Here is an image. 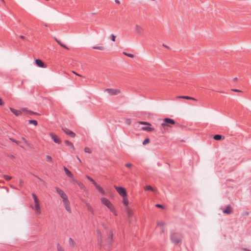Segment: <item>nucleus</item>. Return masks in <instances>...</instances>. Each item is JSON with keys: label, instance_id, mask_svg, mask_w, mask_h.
I'll use <instances>...</instances> for the list:
<instances>
[{"label": "nucleus", "instance_id": "bf43d9fd", "mask_svg": "<svg viewBox=\"0 0 251 251\" xmlns=\"http://www.w3.org/2000/svg\"><path fill=\"white\" fill-rule=\"evenodd\" d=\"M29 114H35V113L32 112V111H29Z\"/></svg>", "mask_w": 251, "mask_h": 251}, {"label": "nucleus", "instance_id": "0e129e2a", "mask_svg": "<svg viewBox=\"0 0 251 251\" xmlns=\"http://www.w3.org/2000/svg\"><path fill=\"white\" fill-rule=\"evenodd\" d=\"M23 140H25V142H26V140L24 138H23Z\"/></svg>", "mask_w": 251, "mask_h": 251}, {"label": "nucleus", "instance_id": "8fccbe9b", "mask_svg": "<svg viewBox=\"0 0 251 251\" xmlns=\"http://www.w3.org/2000/svg\"><path fill=\"white\" fill-rule=\"evenodd\" d=\"M126 123L128 124V125H130V123H131V122H130V120L129 119H127L126 120Z\"/></svg>", "mask_w": 251, "mask_h": 251}, {"label": "nucleus", "instance_id": "9b49d317", "mask_svg": "<svg viewBox=\"0 0 251 251\" xmlns=\"http://www.w3.org/2000/svg\"><path fill=\"white\" fill-rule=\"evenodd\" d=\"M223 212L226 214H230L233 212V209L231 206L228 205L226 206V208L223 210Z\"/></svg>", "mask_w": 251, "mask_h": 251}, {"label": "nucleus", "instance_id": "dca6fc26", "mask_svg": "<svg viewBox=\"0 0 251 251\" xmlns=\"http://www.w3.org/2000/svg\"><path fill=\"white\" fill-rule=\"evenodd\" d=\"M94 185L95 186L96 189H97L100 193H101L102 195L105 194V191H104V190L97 183L96 184H94Z\"/></svg>", "mask_w": 251, "mask_h": 251}, {"label": "nucleus", "instance_id": "b1692460", "mask_svg": "<svg viewBox=\"0 0 251 251\" xmlns=\"http://www.w3.org/2000/svg\"><path fill=\"white\" fill-rule=\"evenodd\" d=\"M54 39H55V40L56 41V42H57V43H58V44H59L61 47H63V48H65V49H68V48L66 47V45H65L64 44H62V43H61V42L60 40H59L57 39L56 38H54Z\"/></svg>", "mask_w": 251, "mask_h": 251}, {"label": "nucleus", "instance_id": "6ab92c4d", "mask_svg": "<svg viewBox=\"0 0 251 251\" xmlns=\"http://www.w3.org/2000/svg\"><path fill=\"white\" fill-rule=\"evenodd\" d=\"M178 98H181V99H184L186 100H197L193 97H191L189 96H179L177 97Z\"/></svg>", "mask_w": 251, "mask_h": 251}, {"label": "nucleus", "instance_id": "f03ea898", "mask_svg": "<svg viewBox=\"0 0 251 251\" xmlns=\"http://www.w3.org/2000/svg\"><path fill=\"white\" fill-rule=\"evenodd\" d=\"M101 203L105 205L111 212H114L115 211L114 206L111 202L106 198H102L100 199Z\"/></svg>", "mask_w": 251, "mask_h": 251}, {"label": "nucleus", "instance_id": "58836bf2", "mask_svg": "<svg viewBox=\"0 0 251 251\" xmlns=\"http://www.w3.org/2000/svg\"><path fill=\"white\" fill-rule=\"evenodd\" d=\"M165 225V223L163 222H157V226H163Z\"/></svg>", "mask_w": 251, "mask_h": 251}, {"label": "nucleus", "instance_id": "69168bd1", "mask_svg": "<svg viewBox=\"0 0 251 251\" xmlns=\"http://www.w3.org/2000/svg\"><path fill=\"white\" fill-rule=\"evenodd\" d=\"M97 233H100V230L97 231Z\"/></svg>", "mask_w": 251, "mask_h": 251}, {"label": "nucleus", "instance_id": "4c0bfd02", "mask_svg": "<svg viewBox=\"0 0 251 251\" xmlns=\"http://www.w3.org/2000/svg\"><path fill=\"white\" fill-rule=\"evenodd\" d=\"M57 251H64L63 249L61 247V246L58 244L57 245Z\"/></svg>", "mask_w": 251, "mask_h": 251}, {"label": "nucleus", "instance_id": "e2e57ef3", "mask_svg": "<svg viewBox=\"0 0 251 251\" xmlns=\"http://www.w3.org/2000/svg\"><path fill=\"white\" fill-rule=\"evenodd\" d=\"M77 158L78 160L80 162L81 161H80V159L79 158V157H77Z\"/></svg>", "mask_w": 251, "mask_h": 251}, {"label": "nucleus", "instance_id": "72a5a7b5", "mask_svg": "<svg viewBox=\"0 0 251 251\" xmlns=\"http://www.w3.org/2000/svg\"><path fill=\"white\" fill-rule=\"evenodd\" d=\"M123 54L130 58H133L134 57V55L133 54L128 53L126 52H123Z\"/></svg>", "mask_w": 251, "mask_h": 251}, {"label": "nucleus", "instance_id": "7c9ffc66", "mask_svg": "<svg viewBox=\"0 0 251 251\" xmlns=\"http://www.w3.org/2000/svg\"><path fill=\"white\" fill-rule=\"evenodd\" d=\"M86 205L87 206L88 210H89L92 213H93L94 210L93 207L88 203H87Z\"/></svg>", "mask_w": 251, "mask_h": 251}, {"label": "nucleus", "instance_id": "473e14b6", "mask_svg": "<svg viewBox=\"0 0 251 251\" xmlns=\"http://www.w3.org/2000/svg\"><path fill=\"white\" fill-rule=\"evenodd\" d=\"M139 123L141 125L151 126V124L150 123H148V122H147L140 121Z\"/></svg>", "mask_w": 251, "mask_h": 251}, {"label": "nucleus", "instance_id": "cd10ccee", "mask_svg": "<svg viewBox=\"0 0 251 251\" xmlns=\"http://www.w3.org/2000/svg\"><path fill=\"white\" fill-rule=\"evenodd\" d=\"M28 123L29 124H33L35 126L38 125V122L35 120H30L28 121Z\"/></svg>", "mask_w": 251, "mask_h": 251}, {"label": "nucleus", "instance_id": "412c9836", "mask_svg": "<svg viewBox=\"0 0 251 251\" xmlns=\"http://www.w3.org/2000/svg\"><path fill=\"white\" fill-rule=\"evenodd\" d=\"M123 199V203L126 206L128 205L129 202L127 198V195H126V196L122 197Z\"/></svg>", "mask_w": 251, "mask_h": 251}, {"label": "nucleus", "instance_id": "a19ab883", "mask_svg": "<svg viewBox=\"0 0 251 251\" xmlns=\"http://www.w3.org/2000/svg\"><path fill=\"white\" fill-rule=\"evenodd\" d=\"M116 36L114 35L113 34H111V39L112 41L114 42L115 41Z\"/></svg>", "mask_w": 251, "mask_h": 251}, {"label": "nucleus", "instance_id": "09e8293b", "mask_svg": "<svg viewBox=\"0 0 251 251\" xmlns=\"http://www.w3.org/2000/svg\"><path fill=\"white\" fill-rule=\"evenodd\" d=\"M20 38L21 39L24 40H25V36H23V35H20Z\"/></svg>", "mask_w": 251, "mask_h": 251}, {"label": "nucleus", "instance_id": "c756f323", "mask_svg": "<svg viewBox=\"0 0 251 251\" xmlns=\"http://www.w3.org/2000/svg\"><path fill=\"white\" fill-rule=\"evenodd\" d=\"M46 161L47 162H52V159L51 158V157L49 155H47L46 156Z\"/></svg>", "mask_w": 251, "mask_h": 251}, {"label": "nucleus", "instance_id": "f257e3e1", "mask_svg": "<svg viewBox=\"0 0 251 251\" xmlns=\"http://www.w3.org/2000/svg\"><path fill=\"white\" fill-rule=\"evenodd\" d=\"M182 235L179 232L171 231L170 239L171 241L175 245H178L181 242Z\"/></svg>", "mask_w": 251, "mask_h": 251}, {"label": "nucleus", "instance_id": "6e6d98bb", "mask_svg": "<svg viewBox=\"0 0 251 251\" xmlns=\"http://www.w3.org/2000/svg\"><path fill=\"white\" fill-rule=\"evenodd\" d=\"M163 46H164V47L167 48V49H170V47L167 46V45H165V44H163Z\"/></svg>", "mask_w": 251, "mask_h": 251}, {"label": "nucleus", "instance_id": "f8f14e48", "mask_svg": "<svg viewBox=\"0 0 251 251\" xmlns=\"http://www.w3.org/2000/svg\"><path fill=\"white\" fill-rule=\"evenodd\" d=\"M64 205V207L65 209L69 212L71 213V209L70 206V201L69 200H67L63 202Z\"/></svg>", "mask_w": 251, "mask_h": 251}, {"label": "nucleus", "instance_id": "e433bc0d", "mask_svg": "<svg viewBox=\"0 0 251 251\" xmlns=\"http://www.w3.org/2000/svg\"><path fill=\"white\" fill-rule=\"evenodd\" d=\"M84 151L85 152L89 153H91V149L90 148H88V147H85L84 148Z\"/></svg>", "mask_w": 251, "mask_h": 251}, {"label": "nucleus", "instance_id": "6e6552de", "mask_svg": "<svg viewBox=\"0 0 251 251\" xmlns=\"http://www.w3.org/2000/svg\"><path fill=\"white\" fill-rule=\"evenodd\" d=\"M49 135H50V137H51V138L53 140V141L55 143H57L58 144L61 143V140L55 134H54L53 133L50 132V133Z\"/></svg>", "mask_w": 251, "mask_h": 251}, {"label": "nucleus", "instance_id": "c03bdc74", "mask_svg": "<svg viewBox=\"0 0 251 251\" xmlns=\"http://www.w3.org/2000/svg\"><path fill=\"white\" fill-rule=\"evenodd\" d=\"M249 215V212L248 211H245L242 214V215L243 216H247Z\"/></svg>", "mask_w": 251, "mask_h": 251}, {"label": "nucleus", "instance_id": "5701e85b", "mask_svg": "<svg viewBox=\"0 0 251 251\" xmlns=\"http://www.w3.org/2000/svg\"><path fill=\"white\" fill-rule=\"evenodd\" d=\"M144 189L146 191H151V192H154V189L150 185H146L144 187Z\"/></svg>", "mask_w": 251, "mask_h": 251}, {"label": "nucleus", "instance_id": "4be33fe9", "mask_svg": "<svg viewBox=\"0 0 251 251\" xmlns=\"http://www.w3.org/2000/svg\"><path fill=\"white\" fill-rule=\"evenodd\" d=\"M142 130L148 131H152L154 130V129L152 127H150V126H144L142 127Z\"/></svg>", "mask_w": 251, "mask_h": 251}, {"label": "nucleus", "instance_id": "a878e982", "mask_svg": "<svg viewBox=\"0 0 251 251\" xmlns=\"http://www.w3.org/2000/svg\"><path fill=\"white\" fill-rule=\"evenodd\" d=\"M76 184L78 185L81 189H83L85 188L84 184L79 181L76 180Z\"/></svg>", "mask_w": 251, "mask_h": 251}, {"label": "nucleus", "instance_id": "a211bd4d", "mask_svg": "<svg viewBox=\"0 0 251 251\" xmlns=\"http://www.w3.org/2000/svg\"><path fill=\"white\" fill-rule=\"evenodd\" d=\"M64 143L66 145H67V146H68L69 147H70L71 149H72V150L73 151H75V148L74 147V145L73 144V143L71 142H70L68 140H65L64 141Z\"/></svg>", "mask_w": 251, "mask_h": 251}, {"label": "nucleus", "instance_id": "49530a36", "mask_svg": "<svg viewBox=\"0 0 251 251\" xmlns=\"http://www.w3.org/2000/svg\"><path fill=\"white\" fill-rule=\"evenodd\" d=\"M3 105H4V102H3L2 99H1L0 98V105L2 106Z\"/></svg>", "mask_w": 251, "mask_h": 251}, {"label": "nucleus", "instance_id": "4d7b16f0", "mask_svg": "<svg viewBox=\"0 0 251 251\" xmlns=\"http://www.w3.org/2000/svg\"><path fill=\"white\" fill-rule=\"evenodd\" d=\"M76 180H76V179H75L73 178V179H72V182H73V183H76Z\"/></svg>", "mask_w": 251, "mask_h": 251}, {"label": "nucleus", "instance_id": "79ce46f5", "mask_svg": "<svg viewBox=\"0 0 251 251\" xmlns=\"http://www.w3.org/2000/svg\"><path fill=\"white\" fill-rule=\"evenodd\" d=\"M32 197H33V198L34 199V201L38 200L37 197L36 196V195L34 193H32Z\"/></svg>", "mask_w": 251, "mask_h": 251}, {"label": "nucleus", "instance_id": "de8ad7c7", "mask_svg": "<svg viewBox=\"0 0 251 251\" xmlns=\"http://www.w3.org/2000/svg\"><path fill=\"white\" fill-rule=\"evenodd\" d=\"M231 91H234V92H241V91L238 90V89H231Z\"/></svg>", "mask_w": 251, "mask_h": 251}, {"label": "nucleus", "instance_id": "2eb2a0df", "mask_svg": "<svg viewBox=\"0 0 251 251\" xmlns=\"http://www.w3.org/2000/svg\"><path fill=\"white\" fill-rule=\"evenodd\" d=\"M10 110L14 115H15L17 116L20 115L22 113L21 111L11 107L10 108Z\"/></svg>", "mask_w": 251, "mask_h": 251}, {"label": "nucleus", "instance_id": "f704fd0d", "mask_svg": "<svg viewBox=\"0 0 251 251\" xmlns=\"http://www.w3.org/2000/svg\"><path fill=\"white\" fill-rule=\"evenodd\" d=\"M10 140L12 142H14V143H15L17 145H19V144H20V141H17V140H15V139H13V138H10Z\"/></svg>", "mask_w": 251, "mask_h": 251}, {"label": "nucleus", "instance_id": "ea45409f", "mask_svg": "<svg viewBox=\"0 0 251 251\" xmlns=\"http://www.w3.org/2000/svg\"><path fill=\"white\" fill-rule=\"evenodd\" d=\"M125 166L128 168H131L133 167V165L131 163H126L125 164Z\"/></svg>", "mask_w": 251, "mask_h": 251}, {"label": "nucleus", "instance_id": "9d476101", "mask_svg": "<svg viewBox=\"0 0 251 251\" xmlns=\"http://www.w3.org/2000/svg\"><path fill=\"white\" fill-rule=\"evenodd\" d=\"M144 29L140 25H136L135 28V33L139 35H142L143 34Z\"/></svg>", "mask_w": 251, "mask_h": 251}, {"label": "nucleus", "instance_id": "aec40b11", "mask_svg": "<svg viewBox=\"0 0 251 251\" xmlns=\"http://www.w3.org/2000/svg\"><path fill=\"white\" fill-rule=\"evenodd\" d=\"M224 139V137H223L220 134H216L213 137V139L215 140H217V141H219V140H222V139Z\"/></svg>", "mask_w": 251, "mask_h": 251}, {"label": "nucleus", "instance_id": "3c124183", "mask_svg": "<svg viewBox=\"0 0 251 251\" xmlns=\"http://www.w3.org/2000/svg\"><path fill=\"white\" fill-rule=\"evenodd\" d=\"M36 176L40 181H43L44 182V181L41 178H40L39 177L36 176Z\"/></svg>", "mask_w": 251, "mask_h": 251}, {"label": "nucleus", "instance_id": "052dcab7", "mask_svg": "<svg viewBox=\"0 0 251 251\" xmlns=\"http://www.w3.org/2000/svg\"><path fill=\"white\" fill-rule=\"evenodd\" d=\"M10 157H11V158H14V156L13 155H11Z\"/></svg>", "mask_w": 251, "mask_h": 251}, {"label": "nucleus", "instance_id": "680f3d73", "mask_svg": "<svg viewBox=\"0 0 251 251\" xmlns=\"http://www.w3.org/2000/svg\"><path fill=\"white\" fill-rule=\"evenodd\" d=\"M161 232H162V233L164 232V229L163 228L162 229Z\"/></svg>", "mask_w": 251, "mask_h": 251}, {"label": "nucleus", "instance_id": "20e7f679", "mask_svg": "<svg viewBox=\"0 0 251 251\" xmlns=\"http://www.w3.org/2000/svg\"><path fill=\"white\" fill-rule=\"evenodd\" d=\"M57 193L60 196V197L62 199V201H65L68 200V197L66 194L63 192L62 190L60 189L59 188L56 187L55 188Z\"/></svg>", "mask_w": 251, "mask_h": 251}, {"label": "nucleus", "instance_id": "0eeeda50", "mask_svg": "<svg viewBox=\"0 0 251 251\" xmlns=\"http://www.w3.org/2000/svg\"><path fill=\"white\" fill-rule=\"evenodd\" d=\"M62 130L67 135L70 136V137L72 138H75V134L70 130L69 129L66 128V127H63L62 128Z\"/></svg>", "mask_w": 251, "mask_h": 251}, {"label": "nucleus", "instance_id": "7ed1b4c3", "mask_svg": "<svg viewBox=\"0 0 251 251\" xmlns=\"http://www.w3.org/2000/svg\"><path fill=\"white\" fill-rule=\"evenodd\" d=\"M164 123L161 124L163 127L165 126H169L170 125H175L176 122L174 120L169 118H166L163 119Z\"/></svg>", "mask_w": 251, "mask_h": 251}, {"label": "nucleus", "instance_id": "bb28decb", "mask_svg": "<svg viewBox=\"0 0 251 251\" xmlns=\"http://www.w3.org/2000/svg\"><path fill=\"white\" fill-rule=\"evenodd\" d=\"M93 49H95V50H105L104 47L103 46H94L93 47Z\"/></svg>", "mask_w": 251, "mask_h": 251}, {"label": "nucleus", "instance_id": "5fc2aeb1", "mask_svg": "<svg viewBox=\"0 0 251 251\" xmlns=\"http://www.w3.org/2000/svg\"><path fill=\"white\" fill-rule=\"evenodd\" d=\"M10 186L11 188H12L13 189H17V188L12 185H10Z\"/></svg>", "mask_w": 251, "mask_h": 251}, {"label": "nucleus", "instance_id": "ddd939ff", "mask_svg": "<svg viewBox=\"0 0 251 251\" xmlns=\"http://www.w3.org/2000/svg\"><path fill=\"white\" fill-rule=\"evenodd\" d=\"M35 63L36 65L39 67L45 68L46 65L45 63L40 59H37L35 60Z\"/></svg>", "mask_w": 251, "mask_h": 251}, {"label": "nucleus", "instance_id": "423d86ee", "mask_svg": "<svg viewBox=\"0 0 251 251\" xmlns=\"http://www.w3.org/2000/svg\"><path fill=\"white\" fill-rule=\"evenodd\" d=\"M105 91L112 96L117 95L121 93V91L119 89L113 88H107L105 90Z\"/></svg>", "mask_w": 251, "mask_h": 251}, {"label": "nucleus", "instance_id": "a18cd8bd", "mask_svg": "<svg viewBox=\"0 0 251 251\" xmlns=\"http://www.w3.org/2000/svg\"><path fill=\"white\" fill-rule=\"evenodd\" d=\"M155 206L156 207H158V208H164V206L162 205V204H156L155 205Z\"/></svg>", "mask_w": 251, "mask_h": 251}, {"label": "nucleus", "instance_id": "338daca9", "mask_svg": "<svg viewBox=\"0 0 251 251\" xmlns=\"http://www.w3.org/2000/svg\"><path fill=\"white\" fill-rule=\"evenodd\" d=\"M237 79V77L234 78V79Z\"/></svg>", "mask_w": 251, "mask_h": 251}, {"label": "nucleus", "instance_id": "13d9d810", "mask_svg": "<svg viewBox=\"0 0 251 251\" xmlns=\"http://www.w3.org/2000/svg\"><path fill=\"white\" fill-rule=\"evenodd\" d=\"M115 2L116 3H120V1L119 0H115Z\"/></svg>", "mask_w": 251, "mask_h": 251}, {"label": "nucleus", "instance_id": "393cba45", "mask_svg": "<svg viewBox=\"0 0 251 251\" xmlns=\"http://www.w3.org/2000/svg\"><path fill=\"white\" fill-rule=\"evenodd\" d=\"M69 242L70 246L72 247H74L76 245L75 242L71 238H69Z\"/></svg>", "mask_w": 251, "mask_h": 251}, {"label": "nucleus", "instance_id": "c9c22d12", "mask_svg": "<svg viewBox=\"0 0 251 251\" xmlns=\"http://www.w3.org/2000/svg\"><path fill=\"white\" fill-rule=\"evenodd\" d=\"M3 177L6 180H10L11 178H12V177L10 176H7V175H4Z\"/></svg>", "mask_w": 251, "mask_h": 251}, {"label": "nucleus", "instance_id": "39448f33", "mask_svg": "<svg viewBox=\"0 0 251 251\" xmlns=\"http://www.w3.org/2000/svg\"><path fill=\"white\" fill-rule=\"evenodd\" d=\"M114 187L122 197L126 196L127 195L126 189L124 187H118L116 185H114Z\"/></svg>", "mask_w": 251, "mask_h": 251}, {"label": "nucleus", "instance_id": "37998d69", "mask_svg": "<svg viewBox=\"0 0 251 251\" xmlns=\"http://www.w3.org/2000/svg\"><path fill=\"white\" fill-rule=\"evenodd\" d=\"M24 184V182L22 179H20L19 180V185L21 187H23Z\"/></svg>", "mask_w": 251, "mask_h": 251}, {"label": "nucleus", "instance_id": "f3484780", "mask_svg": "<svg viewBox=\"0 0 251 251\" xmlns=\"http://www.w3.org/2000/svg\"><path fill=\"white\" fill-rule=\"evenodd\" d=\"M64 170L66 174V175L71 178H73V174L72 173L69 171L66 167H64Z\"/></svg>", "mask_w": 251, "mask_h": 251}, {"label": "nucleus", "instance_id": "1a4fd4ad", "mask_svg": "<svg viewBox=\"0 0 251 251\" xmlns=\"http://www.w3.org/2000/svg\"><path fill=\"white\" fill-rule=\"evenodd\" d=\"M35 202V212L37 214H39L41 213V209L40 207L39 200H36L34 201Z\"/></svg>", "mask_w": 251, "mask_h": 251}, {"label": "nucleus", "instance_id": "4468645a", "mask_svg": "<svg viewBox=\"0 0 251 251\" xmlns=\"http://www.w3.org/2000/svg\"><path fill=\"white\" fill-rule=\"evenodd\" d=\"M113 233L112 231H110L108 236L107 238V243L110 244L113 241Z\"/></svg>", "mask_w": 251, "mask_h": 251}, {"label": "nucleus", "instance_id": "c85d7f7f", "mask_svg": "<svg viewBox=\"0 0 251 251\" xmlns=\"http://www.w3.org/2000/svg\"><path fill=\"white\" fill-rule=\"evenodd\" d=\"M86 177L90 181H91L93 185L96 184V182L90 176L87 175L86 176Z\"/></svg>", "mask_w": 251, "mask_h": 251}, {"label": "nucleus", "instance_id": "603ef678", "mask_svg": "<svg viewBox=\"0 0 251 251\" xmlns=\"http://www.w3.org/2000/svg\"><path fill=\"white\" fill-rule=\"evenodd\" d=\"M73 73L74 74H75V75H78V76H80L82 77V76H81V75H80L78 74L77 73H76V72H74V71H73Z\"/></svg>", "mask_w": 251, "mask_h": 251}, {"label": "nucleus", "instance_id": "864d4df0", "mask_svg": "<svg viewBox=\"0 0 251 251\" xmlns=\"http://www.w3.org/2000/svg\"><path fill=\"white\" fill-rule=\"evenodd\" d=\"M98 241H99V242H102V239H101V237H100V238H99V237H98Z\"/></svg>", "mask_w": 251, "mask_h": 251}, {"label": "nucleus", "instance_id": "2f4dec72", "mask_svg": "<svg viewBox=\"0 0 251 251\" xmlns=\"http://www.w3.org/2000/svg\"><path fill=\"white\" fill-rule=\"evenodd\" d=\"M150 142V140L149 138H146L144 141L143 142V145H146V144L149 143Z\"/></svg>", "mask_w": 251, "mask_h": 251}]
</instances>
